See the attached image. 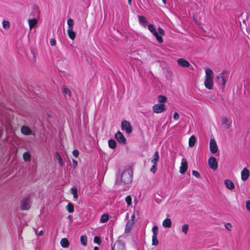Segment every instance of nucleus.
<instances>
[{"label":"nucleus","mask_w":250,"mask_h":250,"mask_svg":"<svg viewBox=\"0 0 250 250\" xmlns=\"http://www.w3.org/2000/svg\"><path fill=\"white\" fill-rule=\"evenodd\" d=\"M63 91L65 94L68 95V96L70 95L71 92L68 88L64 87L63 88Z\"/></svg>","instance_id":"obj_42"},{"label":"nucleus","mask_w":250,"mask_h":250,"mask_svg":"<svg viewBox=\"0 0 250 250\" xmlns=\"http://www.w3.org/2000/svg\"><path fill=\"white\" fill-rule=\"evenodd\" d=\"M71 193L73 195L77 193L78 190L77 188L75 187H72L71 189Z\"/></svg>","instance_id":"obj_44"},{"label":"nucleus","mask_w":250,"mask_h":250,"mask_svg":"<svg viewBox=\"0 0 250 250\" xmlns=\"http://www.w3.org/2000/svg\"><path fill=\"white\" fill-rule=\"evenodd\" d=\"M67 34L69 37L72 40L75 38L76 34L72 28H69L67 29Z\"/></svg>","instance_id":"obj_22"},{"label":"nucleus","mask_w":250,"mask_h":250,"mask_svg":"<svg viewBox=\"0 0 250 250\" xmlns=\"http://www.w3.org/2000/svg\"><path fill=\"white\" fill-rule=\"evenodd\" d=\"M50 43L52 46H54L56 44V41L54 39H51L50 41Z\"/></svg>","instance_id":"obj_48"},{"label":"nucleus","mask_w":250,"mask_h":250,"mask_svg":"<svg viewBox=\"0 0 250 250\" xmlns=\"http://www.w3.org/2000/svg\"><path fill=\"white\" fill-rule=\"evenodd\" d=\"M121 128L123 130H125L127 134L132 132V127L129 122L127 121H123L121 123Z\"/></svg>","instance_id":"obj_7"},{"label":"nucleus","mask_w":250,"mask_h":250,"mask_svg":"<svg viewBox=\"0 0 250 250\" xmlns=\"http://www.w3.org/2000/svg\"><path fill=\"white\" fill-rule=\"evenodd\" d=\"M246 206L247 210L250 211V201L249 200L246 202Z\"/></svg>","instance_id":"obj_47"},{"label":"nucleus","mask_w":250,"mask_h":250,"mask_svg":"<svg viewBox=\"0 0 250 250\" xmlns=\"http://www.w3.org/2000/svg\"><path fill=\"white\" fill-rule=\"evenodd\" d=\"M23 159L25 162H29L31 159V156L29 152H25L23 154Z\"/></svg>","instance_id":"obj_28"},{"label":"nucleus","mask_w":250,"mask_h":250,"mask_svg":"<svg viewBox=\"0 0 250 250\" xmlns=\"http://www.w3.org/2000/svg\"><path fill=\"white\" fill-rule=\"evenodd\" d=\"M81 244L83 246L87 245V237L85 235H83L80 237Z\"/></svg>","instance_id":"obj_27"},{"label":"nucleus","mask_w":250,"mask_h":250,"mask_svg":"<svg viewBox=\"0 0 250 250\" xmlns=\"http://www.w3.org/2000/svg\"><path fill=\"white\" fill-rule=\"evenodd\" d=\"M189 225L188 224H184L182 227V231L185 233V234H187L188 231V230Z\"/></svg>","instance_id":"obj_32"},{"label":"nucleus","mask_w":250,"mask_h":250,"mask_svg":"<svg viewBox=\"0 0 250 250\" xmlns=\"http://www.w3.org/2000/svg\"><path fill=\"white\" fill-rule=\"evenodd\" d=\"M21 132L23 134L25 135H31L32 133V130L29 127H28V126H26L23 125V126H21Z\"/></svg>","instance_id":"obj_15"},{"label":"nucleus","mask_w":250,"mask_h":250,"mask_svg":"<svg viewBox=\"0 0 250 250\" xmlns=\"http://www.w3.org/2000/svg\"><path fill=\"white\" fill-rule=\"evenodd\" d=\"M167 98L162 95H160L158 97V101L160 103V104H164L167 101Z\"/></svg>","instance_id":"obj_30"},{"label":"nucleus","mask_w":250,"mask_h":250,"mask_svg":"<svg viewBox=\"0 0 250 250\" xmlns=\"http://www.w3.org/2000/svg\"><path fill=\"white\" fill-rule=\"evenodd\" d=\"M56 157L58 161V163H59L60 166L61 167L63 165V162H62L61 157L58 153L56 154Z\"/></svg>","instance_id":"obj_36"},{"label":"nucleus","mask_w":250,"mask_h":250,"mask_svg":"<svg viewBox=\"0 0 250 250\" xmlns=\"http://www.w3.org/2000/svg\"><path fill=\"white\" fill-rule=\"evenodd\" d=\"M2 26L5 29H7L10 26L9 22L7 21H4L2 22Z\"/></svg>","instance_id":"obj_38"},{"label":"nucleus","mask_w":250,"mask_h":250,"mask_svg":"<svg viewBox=\"0 0 250 250\" xmlns=\"http://www.w3.org/2000/svg\"><path fill=\"white\" fill-rule=\"evenodd\" d=\"M72 162H73V166L76 167L77 166V162L75 160H73Z\"/></svg>","instance_id":"obj_49"},{"label":"nucleus","mask_w":250,"mask_h":250,"mask_svg":"<svg viewBox=\"0 0 250 250\" xmlns=\"http://www.w3.org/2000/svg\"><path fill=\"white\" fill-rule=\"evenodd\" d=\"M177 63L179 66L188 67L190 66L189 62L184 58H180L177 60Z\"/></svg>","instance_id":"obj_14"},{"label":"nucleus","mask_w":250,"mask_h":250,"mask_svg":"<svg viewBox=\"0 0 250 250\" xmlns=\"http://www.w3.org/2000/svg\"><path fill=\"white\" fill-rule=\"evenodd\" d=\"M213 72L211 69L206 68L205 69V76L204 85L206 88L212 90L213 87Z\"/></svg>","instance_id":"obj_2"},{"label":"nucleus","mask_w":250,"mask_h":250,"mask_svg":"<svg viewBox=\"0 0 250 250\" xmlns=\"http://www.w3.org/2000/svg\"><path fill=\"white\" fill-rule=\"evenodd\" d=\"M157 164H153L152 167L150 168V171L153 173H154L157 170Z\"/></svg>","instance_id":"obj_40"},{"label":"nucleus","mask_w":250,"mask_h":250,"mask_svg":"<svg viewBox=\"0 0 250 250\" xmlns=\"http://www.w3.org/2000/svg\"><path fill=\"white\" fill-rule=\"evenodd\" d=\"M134 217V215H132L131 217L132 218H133Z\"/></svg>","instance_id":"obj_55"},{"label":"nucleus","mask_w":250,"mask_h":250,"mask_svg":"<svg viewBox=\"0 0 250 250\" xmlns=\"http://www.w3.org/2000/svg\"><path fill=\"white\" fill-rule=\"evenodd\" d=\"M192 174L195 177H196L197 178H199L200 177V173L197 171L192 170Z\"/></svg>","instance_id":"obj_45"},{"label":"nucleus","mask_w":250,"mask_h":250,"mask_svg":"<svg viewBox=\"0 0 250 250\" xmlns=\"http://www.w3.org/2000/svg\"><path fill=\"white\" fill-rule=\"evenodd\" d=\"M67 23L69 28H72L74 24V22L73 19L69 18L67 21Z\"/></svg>","instance_id":"obj_34"},{"label":"nucleus","mask_w":250,"mask_h":250,"mask_svg":"<svg viewBox=\"0 0 250 250\" xmlns=\"http://www.w3.org/2000/svg\"><path fill=\"white\" fill-rule=\"evenodd\" d=\"M94 242L98 244H100L101 243V240L100 238L98 236H95L94 238Z\"/></svg>","instance_id":"obj_39"},{"label":"nucleus","mask_w":250,"mask_h":250,"mask_svg":"<svg viewBox=\"0 0 250 250\" xmlns=\"http://www.w3.org/2000/svg\"><path fill=\"white\" fill-rule=\"evenodd\" d=\"M196 142V138L194 136H191L188 141V145L190 147H192L194 146Z\"/></svg>","instance_id":"obj_25"},{"label":"nucleus","mask_w":250,"mask_h":250,"mask_svg":"<svg viewBox=\"0 0 250 250\" xmlns=\"http://www.w3.org/2000/svg\"><path fill=\"white\" fill-rule=\"evenodd\" d=\"M209 149L212 153H215L218 150L217 144L213 139H210L209 141Z\"/></svg>","instance_id":"obj_9"},{"label":"nucleus","mask_w":250,"mask_h":250,"mask_svg":"<svg viewBox=\"0 0 250 250\" xmlns=\"http://www.w3.org/2000/svg\"><path fill=\"white\" fill-rule=\"evenodd\" d=\"M250 176V171L247 168H244L241 172V178L242 180L246 181Z\"/></svg>","instance_id":"obj_13"},{"label":"nucleus","mask_w":250,"mask_h":250,"mask_svg":"<svg viewBox=\"0 0 250 250\" xmlns=\"http://www.w3.org/2000/svg\"><path fill=\"white\" fill-rule=\"evenodd\" d=\"M148 29L155 36L157 41L159 43L163 42V40L162 36L165 35V31L161 27H158V32H157L154 25L152 24H149L148 25Z\"/></svg>","instance_id":"obj_3"},{"label":"nucleus","mask_w":250,"mask_h":250,"mask_svg":"<svg viewBox=\"0 0 250 250\" xmlns=\"http://www.w3.org/2000/svg\"><path fill=\"white\" fill-rule=\"evenodd\" d=\"M108 146L110 148L114 149L116 146V142L113 139H110L108 142Z\"/></svg>","instance_id":"obj_26"},{"label":"nucleus","mask_w":250,"mask_h":250,"mask_svg":"<svg viewBox=\"0 0 250 250\" xmlns=\"http://www.w3.org/2000/svg\"><path fill=\"white\" fill-rule=\"evenodd\" d=\"M159 159V154L158 151H156L151 160V162L153 164H157V163L158 162V160Z\"/></svg>","instance_id":"obj_20"},{"label":"nucleus","mask_w":250,"mask_h":250,"mask_svg":"<svg viewBox=\"0 0 250 250\" xmlns=\"http://www.w3.org/2000/svg\"><path fill=\"white\" fill-rule=\"evenodd\" d=\"M132 172L130 170H125L122 172L121 176H119L117 178L116 185L120 186L122 184H127L130 183L132 181Z\"/></svg>","instance_id":"obj_1"},{"label":"nucleus","mask_w":250,"mask_h":250,"mask_svg":"<svg viewBox=\"0 0 250 250\" xmlns=\"http://www.w3.org/2000/svg\"><path fill=\"white\" fill-rule=\"evenodd\" d=\"M28 22L29 29L31 30L38 23V20L35 18L32 19H28Z\"/></svg>","instance_id":"obj_18"},{"label":"nucleus","mask_w":250,"mask_h":250,"mask_svg":"<svg viewBox=\"0 0 250 250\" xmlns=\"http://www.w3.org/2000/svg\"><path fill=\"white\" fill-rule=\"evenodd\" d=\"M109 218V215L108 214H103L101 217L100 222L101 223H105L108 221Z\"/></svg>","instance_id":"obj_24"},{"label":"nucleus","mask_w":250,"mask_h":250,"mask_svg":"<svg viewBox=\"0 0 250 250\" xmlns=\"http://www.w3.org/2000/svg\"><path fill=\"white\" fill-rule=\"evenodd\" d=\"M166 110V105L164 104H157L152 106L153 112L156 114L163 112Z\"/></svg>","instance_id":"obj_5"},{"label":"nucleus","mask_w":250,"mask_h":250,"mask_svg":"<svg viewBox=\"0 0 250 250\" xmlns=\"http://www.w3.org/2000/svg\"><path fill=\"white\" fill-rule=\"evenodd\" d=\"M163 226L165 228H170L171 226V221L169 218L165 219L163 222Z\"/></svg>","instance_id":"obj_23"},{"label":"nucleus","mask_w":250,"mask_h":250,"mask_svg":"<svg viewBox=\"0 0 250 250\" xmlns=\"http://www.w3.org/2000/svg\"><path fill=\"white\" fill-rule=\"evenodd\" d=\"M112 250H127L125 243L121 240H117L112 247Z\"/></svg>","instance_id":"obj_6"},{"label":"nucleus","mask_w":250,"mask_h":250,"mask_svg":"<svg viewBox=\"0 0 250 250\" xmlns=\"http://www.w3.org/2000/svg\"><path fill=\"white\" fill-rule=\"evenodd\" d=\"M162 1L164 4L166 3V0H162Z\"/></svg>","instance_id":"obj_54"},{"label":"nucleus","mask_w":250,"mask_h":250,"mask_svg":"<svg viewBox=\"0 0 250 250\" xmlns=\"http://www.w3.org/2000/svg\"><path fill=\"white\" fill-rule=\"evenodd\" d=\"M173 119L175 120H178L179 118V114L177 113V112H175L173 114Z\"/></svg>","instance_id":"obj_46"},{"label":"nucleus","mask_w":250,"mask_h":250,"mask_svg":"<svg viewBox=\"0 0 250 250\" xmlns=\"http://www.w3.org/2000/svg\"><path fill=\"white\" fill-rule=\"evenodd\" d=\"M229 75L228 73L223 72L220 73L217 77L216 79L218 83L222 84L223 86L225 85L228 79Z\"/></svg>","instance_id":"obj_4"},{"label":"nucleus","mask_w":250,"mask_h":250,"mask_svg":"<svg viewBox=\"0 0 250 250\" xmlns=\"http://www.w3.org/2000/svg\"><path fill=\"white\" fill-rule=\"evenodd\" d=\"M188 169V164L187 160L183 158L181 160V166L180 167L179 172L181 174H184Z\"/></svg>","instance_id":"obj_12"},{"label":"nucleus","mask_w":250,"mask_h":250,"mask_svg":"<svg viewBox=\"0 0 250 250\" xmlns=\"http://www.w3.org/2000/svg\"><path fill=\"white\" fill-rule=\"evenodd\" d=\"M132 0H128V3L130 5L131 4Z\"/></svg>","instance_id":"obj_52"},{"label":"nucleus","mask_w":250,"mask_h":250,"mask_svg":"<svg viewBox=\"0 0 250 250\" xmlns=\"http://www.w3.org/2000/svg\"><path fill=\"white\" fill-rule=\"evenodd\" d=\"M231 121H229L226 117H223L222 119V124L227 128L229 129L231 125Z\"/></svg>","instance_id":"obj_16"},{"label":"nucleus","mask_w":250,"mask_h":250,"mask_svg":"<svg viewBox=\"0 0 250 250\" xmlns=\"http://www.w3.org/2000/svg\"><path fill=\"white\" fill-rule=\"evenodd\" d=\"M125 202L128 206H130L132 204V198L131 196L128 195L125 198Z\"/></svg>","instance_id":"obj_35"},{"label":"nucleus","mask_w":250,"mask_h":250,"mask_svg":"<svg viewBox=\"0 0 250 250\" xmlns=\"http://www.w3.org/2000/svg\"><path fill=\"white\" fill-rule=\"evenodd\" d=\"M60 244L63 248H67L69 246V242L67 239L65 238L61 239Z\"/></svg>","instance_id":"obj_19"},{"label":"nucleus","mask_w":250,"mask_h":250,"mask_svg":"<svg viewBox=\"0 0 250 250\" xmlns=\"http://www.w3.org/2000/svg\"><path fill=\"white\" fill-rule=\"evenodd\" d=\"M66 208L69 213H72L74 211L73 206L71 203H68L66 207Z\"/></svg>","instance_id":"obj_31"},{"label":"nucleus","mask_w":250,"mask_h":250,"mask_svg":"<svg viewBox=\"0 0 250 250\" xmlns=\"http://www.w3.org/2000/svg\"><path fill=\"white\" fill-rule=\"evenodd\" d=\"M158 240L157 239V236L155 235H152V245L153 246H157L158 244Z\"/></svg>","instance_id":"obj_33"},{"label":"nucleus","mask_w":250,"mask_h":250,"mask_svg":"<svg viewBox=\"0 0 250 250\" xmlns=\"http://www.w3.org/2000/svg\"><path fill=\"white\" fill-rule=\"evenodd\" d=\"M21 208L22 210H27L30 208V202L29 198H26L21 201Z\"/></svg>","instance_id":"obj_11"},{"label":"nucleus","mask_w":250,"mask_h":250,"mask_svg":"<svg viewBox=\"0 0 250 250\" xmlns=\"http://www.w3.org/2000/svg\"><path fill=\"white\" fill-rule=\"evenodd\" d=\"M226 187L229 189H233L234 188V184L233 182L229 179H226L224 181Z\"/></svg>","instance_id":"obj_17"},{"label":"nucleus","mask_w":250,"mask_h":250,"mask_svg":"<svg viewBox=\"0 0 250 250\" xmlns=\"http://www.w3.org/2000/svg\"><path fill=\"white\" fill-rule=\"evenodd\" d=\"M153 235L157 236L158 233V228L157 226H154L152 228Z\"/></svg>","instance_id":"obj_37"},{"label":"nucleus","mask_w":250,"mask_h":250,"mask_svg":"<svg viewBox=\"0 0 250 250\" xmlns=\"http://www.w3.org/2000/svg\"><path fill=\"white\" fill-rule=\"evenodd\" d=\"M115 138L122 144H125L126 143V139L123 133L120 131H118L115 135Z\"/></svg>","instance_id":"obj_10"},{"label":"nucleus","mask_w":250,"mask_h":250,"mask_svg":"<svg viewBox=\"0 0 250 250\" xmlns=\"http://www.w3.org/2000/svg\"><path fill=\"white\" fill-rule=\"evenodd\" d=\"M208 164L209 167L214 170L218 168V162L214 157H210L208 160Z\"/></svg>","instance_id":"obj_8"},{"label":"nucleus","mask_w":250,"mask_h":250,"mask_svg":"<svg viewBox=\"0 0 250 250\" xmlns=\"http://www.w3.org/2000/svg\"><path fill=\"white\" fill-rule=\"evenodd\" d=\"M42 233H43V231L42 230H40L37 234V235H38V236H41L42 235Z\"/></svg>","instance_id":"obj_50"},{"label":"nucleus","mask_w":250,"mask_h":250,"mask_svg":"<svg viewBox=\"0 0 250 250\" xmlns=\"http://www.w3.org/2000/svg\"><path fill=\"white\" fill-rule=\"evenodd\" d=\"M138 20L139 22L145 26L144 24L147 22L146 18L142 16H138Z\"/></svg>","instance_id":"obj_29"},{"label":"nucleus","mask_w":250,"mask_h":250,"mask_svg":"<svg viewBox=\"0 0 250 250\" xmlns=\"http://www.w3.org/2000/svg\"><path fill=\"white\" fill-rule=\"evenodd\" d=\"M133 225V222L132 221H128L126 224L125 232L126 233L129 232L131 229Z\"/></svg>","instance_id":"obj_21"},{"label":"nucleus","mask_w":250,"mask_h":250,"mask_svg":"<svg viewBox=\"0 0 250 250\" xmlns=\"http://www.w3.org/2000/svg\"><path fill=\"white\" fill-rule=\"evenodd\" d=\"M72 154L74 157H75L76 158H77L79 154V152L78 150H74L72 152Z\"/></svg>","instance_id":"obj_43"},{"label":"nucleus","mask_w":250,"mask_h":250,"mask_svg":"<svg viewBox=\"0 0 250 250\" xmlns=\"http://www.w3.org/2000/svg\"><path fill=\"white\" fill-rule=\"evenodd\" d=\"M225 228L229 230H231L232 228V226L229 223H226L225 225Z\"/></svg>","instance_id":"obj_41"},{"label":"nucleus","mask_w":250,"mask_h":250,"mask_svg":"<svg viewBox=\"0 0 250 250\" xmlns=\"http://www.w3.org/2000/svg\"><path fill=\"white\" fill-rule=\"evenodd\" d=\"M73 197L75 198V199H77L78 198V193H76L75 194H73Z\"/></svg>","instance_id":"obj_51"},{"label":"nucleus","mask_w":250,"mask_h":250,"mask_svg":"<svg viewBox=\"0 0 250 250\" xmlns=\"http://www.w3.org/2000/svg\"><path fill=\"white\" fill-rule=\"evenodd\" d=\"M99 250V249L97 247H95L94 248V250Z\"/></svg>","instance_id":"obj_53"}]
</instances>
